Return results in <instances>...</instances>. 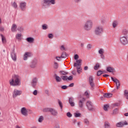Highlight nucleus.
Wrapping results in <instances>:
<instances>
[{
    "label": "nucleus",
    "instance_id": "1",
    "mask_svg": "<svg viewBox=\"0 0 128 128\" xmlns=\"http://www.w3.org/2000/svg\"><path fill=\"white\" fill-rule=\"evenodd\" d=\"M10 86H16L20 84V76L18 75H14L12 76L10 80H9Z\"/></svg>",
    "mask_w": 128,
    "mask_h": 128
},
{
    "label": "nucleus",
    "instance_id": "2",
    "mask_svg": "<svg viewBox=\"0 0 128 128\" xmlns=\"http://www.w3.org/2000/svg\"><path fill=\"white\" fill-rule=\"evenodd\" d=\"M40 4L42 8H48L51 4H56V0H42Z\"/></svg>",
    "mask_w": 128,
    "mask_h": 128
},
{
    "label": "nucleus",
    "instance_id": "3",
    "mask_svg": "<svg viewBox=\"0 0 128 128\" xmlns=\"http://www.w3.org/2000/svg\"><path fill=\"white\" fill-rule=\"evenodd\" d=\"M94 24L92 23V20H86L84 26V30H90L92 28V26Z\"/></svg>",
    "mask_w": 128,
    "mask_h": 128
},
{
    "label": "nucleus",
    "instance_id": "4",
    "mask_svg": "<svg viewBox=\"0 0 128 128\" xmlns=\"http://www.w3.org/2000/svg\"><path fill=\"white\" fill-rule=\"evenodd\" d=\"M74 66L76 68L77 72H78V74L82 72V60H77L76 62L74 63Z\"/></svg>",
    "mask_w": 128,
    "mask_h": 128
},
{
    "label": "nucleus",
    "instance_id": "5",
    "mask_svg": "<svg viewBox=\"0 0 128 128\" xmlns=\"http://www.w3.org/2000/svg\"><path fill=\"white\" fill-rule=\"evenodd\" d=\"M94 32L96 36H100L104 32V28L100 26H96Z\"/></svg>",
    "mask_w": 128,
    "mask_h": 128
},
{
    "label": "nucleus",
    "instance_id": "6",
    "mask_svg": "<svg viewBox=\"0 0 128 128\" xmlns=\"http://www.w3.org/2000/svg\"><path fill=\"white\" fill-rule=\"evenodd\" d=\"M120 42L122 46H126L128 44V36L121 35L120 37Z\"/></svg>",
    "mask_w": 128,
    "mask_h": 128
},
{
    "label": "nucleus",
    "instance_id": "7",
    "mask_svg": "<svg viewBox=\"0 0 128 128\" xmlns=\"http://www.w3.org/2000/svg\"><path fill=\"white\" fill-rule=\"evenodd\" d=\"M86 106L88 110L90 112H92L96 110V108L94 106V104H92V101H88L86 103Z\"/></svg>",
    "mask_w": 128,
    "mask_h": 128
},
{
    "label": "nucleus",
    "instance_id": "8",
    "mask_svg": "<svg viewBox=\"0 0 128 128\" xmlns=\"http://www.w3.org/2000/svg\"><path fill=\"white\" fill-rule=\"evenodd\" d=\"M111 80L115 82L116 84V90H118L120 88V80H118L116 78H114V77H111Z\"/></svg>",
    "mask_w": 128,
    "mask_h": 128
},
{
    "label": "nucleus",
    "instance_id": "9",
    "mask_svg": "<svg viewBox=\"0 0 128 128\" xmlns=\"http://www.w3.org/2000/svg\"><path fill=\"white\" fill-rule=\"evenodd\" d=\"M22 92L21 90L14 89L12 92V97L14 98H15L18 96H20Z\"/></svg>",
    "mask_w": 128,
    "mask_h": 128
},
{
    "label": "nucleus",
    "instance_id": "10",
    "mask_svg": "<svg viewBox=\"0 0 128 128\" xmlns=\"http://www.w3.org/2000/svg\"><path fill=\"white\" fill-rule=\"evenodd\" d=\"M124 126H128V122L126 120L122 121L120 122H118L116 124V126L117 128H124Z\"/></svg>",
    "mask_w": 128,
    "mask_h": 128
},
{
    "label": "nucleus",
    "instance_id": "11",
    "mask_svg": "<svg viewBox=\"0 0 128 128\" xmlns=\"http://www.w3.org/2000/svg\"><path fill=\"white\" fill-rule=\"evenodd\" d=\"M89 83L91 86L90 88L92 90H94V78L92 76H90L89 77Z\"/></svg>",
    "mask_w": 128,
    "mask_h": 128
},
{
    "label": "nucleus",
    "instance_id": "12",
    "mask_svg": "<svg viewBox=\"0 0 128 128\" xmlns=\"http://www.w3.org/2000/svg\"><path fill=\"white\" fill-rule=\"evenodd\" d=\"M20 8L21 10L24 12L26 10V2H20Z\"/></svg>",
    "mask_w": 128,
    "mask_h": 128
},
{
    "label": "nucleus",
    "instance_id": "13",
    "mask_svg": "<svg viewBox=\"0 0 128 128\" xmlns=\"http://www.w3.org/2000/svg\"><path fill=\"white\" fill-rule=\"evenodd\" d=\"M10 56L14 62H16V54L14 49L10 52Z\"/></svg>",
    "mask_w": 128,
    "mask_h": 128
},
{
    "label": "nucleus",
    "instance_id": "14",
    "mask_svg": "<svg viewBox=\"0 0 128 128\" xmlns=\"http://www.w3.org/2000/svg\"><path fill=\"white\" fill-rule=\"evenodd\" d=\"M32 56V54L30 52H26L24 55V60H28V58H30V56Z\"/></svg>",
    "mask_w": 128,
    "mask_h": 128
},
{
    "label": "nucleus",
    "instance_id": "15",
    "mask_svg": "<svg viewBox=\"0 0 128 128\" xmlns=\"http://www.w3.org/2000/svg\"><path fill=\"white\" fill-rule=\"evenodd\" d=\"M50 112L53 116H58V110H56L51 108V110L50 111Z\"/></svg>",
    "mask_w": 128,
    "mask_h": 128
},
{
    "label": "nucleus",
    "instance_id": "16",
    "mask_svg": "<svg viewBox=\"0 0 128 128\" xmlns=\"http://www.w3.org/2000/svg\"><path fill=\"white\" fill-rule=\"evenodd\" d=\"M38 84V78H34L31 82V86L32 88H36V84Z\"/></svg>",
    "mask_w": 128,
    "mask_h": 128
},
{
    "label": "nucleus",
    "instance_id": "17",
    "mask_svg": "<svg viewBox=\"0 0 128 128\" xmlns=\"http://www.w3.org/2000/svg\"><path fill=\"white\" fill-rule=\"evenodd\" d=\"M86 101V99L84 98H82V100H80L78 103V106L80 108H84V102Z\"/></svg>",
    "mask_w": 128,
    "mask_h": 128
},
{
    "label": "nucleus",
    "instance_id": "18",
    "mask_svg": "<svg viewBox=\"0 0 128 128\" xmlns=\"http://www.w3.org/2000/svg\"><path fill=\"white\" fill-rule=\"evenodd\" d=\"M36 64H38V60H34L30 64V68H34L36 66Z\"/></svg>",
    "mask_w": 128,
    "mask_h": 128
},
{
    "label": "nucleus",
    "instance_id": "19",
    "mask_svg": "<svg viewBox=\"0 0 128 128\" xmlns=\"http://www.w3.org/2000/svg\"><path fill=\"white\" fill-rule=\"evenodd\" d=\"M21 113L24 116H28V110H26V108L24 107L21 108Z\"/></svg>",
    "mask_w": 128,
    "mask_h": 128
},
{
    "label": "nucleus",
    "instance_id": "20",
    "mask_svg": "<svg viewBox=\"0 0 128 128\" xmlns=\"http://www.w3.org/2000/svg\"><path fill=\"white\" fill-rule=\"evenodd\" d=\"M68 102L71 106H74L75 104L74 102V98L72 97H70L69 98Z\"/></svg>",
    "mask_w": 128,
    "mask_h": 128
},
{
    "label": "nucleus",
    "instance_id": "21",
    "mask_svg": "<svg viewBox=\"0 0 128 128\" xmlns=\"http://www.w3.org/2000/svg\"><path fill=\"white\" fill-rule=\"evenodd\" d=\"M106 70L108 72H114L116 71V69L112 67L108 66L106 68Z\"/></svg>",
    "mask_w": 128,
    "mask_h": 128
},
{
    "label": "nucleus",
    "instance_id": "22",
    "mask_svg": "<svg viewBox=\"0 0 128 128\" xmlns=\"http://www.w3.org/2000/svg\"><path fill=\"white\" fill-rule=\"evenodd\" d=\"M26 40L30 44H32L34 42V38L32 37H28L26 38Z\"/></svg>",
    "mask_w": 128,
    "mask_h": 128
},
{
    "label": "nucleus",
    "instance_id": "23",
    "mask_svg": "<svg viewBox=\"0 0 128 128\" xmlns=\"http://www.w3.org/2000/svg\"><path fill=\"white\" fill-rule=\"evenodd\" d=\"M54 76L55 78V80L57 82H62V78L58 76L56 74H54Z\"/></svg>",
    "mask_w": 128,
    "mask_h": 128
},
{
    "label": "nucleus",
    "instance_id": "24",
    "mask_svg": "<svg viewBox=\"0 0 128 128\" xmlns=\"http://www.w3.org/2000/svg\"><path fill=\"white\" fill-rule=\"evenodd\" d=\"M16 28H18V26H16V24H13L11 28V30L12 32H16Z\"/></svg>",
    "mask_w": 128,
    "mask_h": 128
},
{
    "label": "nucleus",
    "instance_id": "25",
    "mask_svg": "<svg viewBox=\"0 0 128 128\" xmlns=\"http://www.w3.org/2000/svg\"><path fill=\"white\" fill-rule=\"evenodd\" d=\"M128 34V30L126 29H124L122 30V34L124 36H126V35Z\"/></svg>",
    "mask_w": 128,
    "mask_h": 128
},
{
    "label": "nucleus",
    "instance_id": "26",
    "mask_svg": "<svg viewBox=\"0 0 128 128\" xmlns=\"http://www.w3.org/2000/svg\"><path fill=\"white\" fill-rule=\"evenodd\" d=\"M112 94L110 93L104 94V98H112Z\"/></svg>",
    "mask_w": 128,
    "mask_h": 128
},
{
    "label": "nucleus",
    "instance_id": "27",
    "mask_svg": "<svg viewBox=\"0 0 128 128\" xmlns=\"http://www.w3.org/2000/svg\"><path fill=\"white\" fill-rule=\"evenodd\" d=\"M0 36H2V44H6V39L4 36H2V34H0Z\"/></svg>",
    "mask_w": 128,
    "mask_h": 128
},
{
    "label": "nucleus",
    "instance_id": "28",
    "mask_svg": "<svg viewBox=\"0 0 128 128\" xmlns=\"http://www.w3.org/2000/svg\"><path fill=\"white\" fill-rule=\"evenodd\" d=\"M124 97L128 100V90H124Z\"/></svg>",
    "mask_w": 128,
    "mask_h": 128
},
{
    "label": "nucleus",
    "instance_id": "29",
    "mask_svg": "<svg viewBox=\"0 0 128 128\" xmlns=\"http://www.w3.org/2000/svg\"><path fill=\"white\" fill-rule=\"evenodd\" d=\"M118 114V108H115L114 110L112 111V114L114 116L116 114Z\"/></svg>",
    "mask_w": 128,
    "mask_h": 128
},
{
    "label": "nucleus",
    "instance_id": "30",
    "mask_svg": "<svg viewBox=\"0 0 128 128\" xmlns=\"http://www.w3.org/2000/svg\"><path fill=\"white\" fill-rule=\"evenodd\" d=\"M66 56H68V55L66 54V52H63L62 54V55H61V58H66Z\"/></svg>",
    "mask_w": 128,
    "mask_h": 128
},
{
    "label": "nucleus",
    "instance_id": "31",
    "mask_svg": "<svg viewBox=\"0 0 128 128\" xmlns=\"http://www.w3.org/2000/svg\"><path fill=\"white\" fill-rule=\"evenodd\" d=\"M51 110H52V108H45L43 109V112H50Z\"/></svg>",
    "mask_w": 128,
    "mask_h": 128
},
{
    "label": "nucleus",
    "instance_id": "32",
    "mask_svg": "<svg viewBox=\"0 0 128 128\" xmlns=\"http://www.w3.org/2000/svg\"><path fill=\"white\" fill-rule=\"evenodd\" d=\"M100 64L97 63L95 66H94V70H98V68H100Z\"/></svg>",
    "mask_w": 128,
    "mask_h": 128
},
{
    "label": "nucleus",
    "instance_id": "33",
    "mask_svg": "<svg viewBox=\"0 0 128 128\" xmlns=\"http://www.w3.org/2000/svg\"><path fill=\"white\" fill-rule=\"evenodd\" d=\"M80 116H82L80 113L76 112L74 114V116L75 118H80Z\"/></svg>",
    "mask_w": 128,
    "mask_h": 128
},
{
    "label": "nucleus",
    "instance_id": "34",
    "mask_svg": "<svg viewBox=\"0 0 128 128\" xmlns=\"http://www.w3.org/2000/svg\"><path fill=\"white\" fill-rule=\"evenodd\" d=\"M54 68L55 70L58 68V64L56 62H54Z\"/></svg>",
    "mask_w": 128,
    "mask_h": 128
},
{
    "label": "nucleus",
    "instance_id": "35",
    "mask_svg": "<svg viewBox=\"0 0 128 128\" xmlns=\"http://www.w3.org/2000/svg\"><path fill=\"white\" fill-rule=\"evenodd\" d=\"M43 121H44V116H40L38 119V122H42Z\"/></svg>",
    "mask_w": 128,
    "mask_h": 128
},
{
    "label": "nucleus",
    "instance_id": "36",
    "mask_svg": "<svg viewBox=\"0 0 128 128\" xmlns=\"http://www.w3.org/2000/svg\"><path fill=\"white\" fill-rule=\"evenodd\" d=\"M48 26L47 24H44L42 25V30H48Z\"/></svg>",
    "mask_w": 128,
    "mask_h": 128
},
{
    "label": "nucleus",
    "instance_id": "37",
    "mask_svg": "<svg viewBox=\"0 0 128 128\" xmlns=\"http://www.w3.org/2000/svg\"><path fill=\"white\" fill-rule=\"evenodd\" d=\"M112 26H113V28H116V26H118V22L116 21H114L112 23Z\"/></svg>",
    "mask_w": 128,
    "mask_h": 128
},
{
    "label": "nucleus",
    "instance_id": "38",
    "mask_svg": "<svg viewBox=\"0 0 128 128\" xmlns=\"http://www.w3.org/2000/svg\"><path fill=\"white\" fill-rule=\"evenodd\" d=\"M22 38V34H18L16 35V38L17 40H20V38Z\"/></svg>",
    "mask_w": 128,
    "mask_h": 128
},
{
    "label": "nucleus",
    "instance_id": "39",
    "mask_svg": "<svg viewBox=\"0 0 128 128\" xmlns=\"http://www.w3.org/2000/svg\"><path fill=\"white\" fill-rule=\"evenodd\" d=\"M109 106H108V104L104 105V110H105V112H108V108Z\"/></svg>",
    "mask_w": 128,
    "mask_h": 128
},
{
    "label": "nucleus",
    "instance_id": "40",
    "mask_svg": "<svg viewBox=\"0 0 128 128\" xmlns=\"http://www.w3.org/2000/svg\"><path fill=\"white\" fill-rule=\"evenodd\" d=\"M106 16H104V17L102 18H101L102 24H104V22H106Z\"/></svg>",
    "mask_w": 128,
    "mask_h": 128
},
{
    "label": "nucleus",
    "instance_id": "41",
    "mask_svg": "<svg viewBox=\"0 0 128 128\" xmlns=\"http://www.w3.org/2000/svg\"><path fill=\"white\" fill-rule=\"evenodd\" d=\"M12 6H13V8H18V4H16V2H14L12 4Z\"/></svg>",
    "mask_w": 128,
    "mask_h": 128
},
{
    "label": "nucleus",
    "instance_id": "42",
    "mask_svg": "<svg viewBox=\"0 0 128 128\" xmlns=\"http://www.w3.org/2000/svg\"><path fill=\"white\" fill-rule=\"evenodd\" d=\"M98 53H99L100 54H104V49H102V48L100 49V50H98Z\"/></svg>",
    "mask_w": 128,
    "mask_h": 128
},
{
    "label": "nucleus",
    "instance_id": "43",
    "mask_svg": "<svg viewBox=\"0 0 128 128\" xmlns=\"http://www.w3.org/2000/svg\"><path fill=\"white\" fill-rule=\"evenodd\" d=\"M58 104L60 108L61 109H62V101L60 100H58Z\"/></svg>",
    "mask_w": 128,
    "mask_h": 128
},
{
    "label": "nucleus",
    "instance_id": "44",
    "mask_svg": "<svg viewBox=\"0 0 128 128\" xmlns=\"http://www.w3.org/2000/svg\"><path fill=\"white\" fill-rule=\"evenodd\" d=\"M61 78H62V80H68V76H61Z\"/></svg>",
    "mask_w": 128,
    "mask_h": 128
},
{
    "label": "nucleus",
    "instance_id": "45",
    "mask_svg": "<svg viewBox=\"0 0 128 128\" xmlns=\"http://www.w3.org/2000/svg\"><path fill=\"white\" fill-rule=\"evenodd\" d=\"M84 122L86 124L87 126H88L90 124V121H88V119H84Z\"/></svg>",
    "mask_w": 128,
    "mask_h": 128
},
{
    "label": "nucleus",
    "instance_id": "46",
    "mask_svg": "<svg viewBox=\"0 0 128 128\" xmlns=\"http://www.w3.org/2000/svg\"><path fill=\"white\" fill-rule=\"evenodd\" d=\"M104 126H105V128H110V123H106Z\"/></svg>",
    "mask_w": 128,
    "mask_h": 128
},
{
    "label": "nucleus",
    "instance_id": "47",
    "mask_svg": "<svg viewBox=\"0 0 128 128\" xmlns=\"http://www.w3.org/2000/svg\"><path fill=\"white\" fill-rule=\"evenodd\" d=\"M60 74H62L64 76H66V74H68V72L64 71L61 70L60 71Z\"/></svg>",
    "mask_w": 128,
    "mask_h": 128
},
{
    "label": "nucleus",
    "instance_id": "48",
    "mask_svg": "<svg viewBox=\"0 0 128 128\" xmlns=\"http://www.w3.org/2000/svg\"><path fill=\"white\" fill-rule=\"evenodd\" d=\"M102 70H100L98 71L97 72V76H102Z\"/></svg>",
    "mask_w": 128,
    "mask_h": 128
},
{
    "label": "nucleus",
    "instance_id": "49",
    "mask_svg": "<svg viewBox=\"0 0 128 128\" xmlns=\"http://www.w3.org/2000/svg\"><path fill=\"white\" fill-rule=\"evenodd\" d=\"M18 30H19V32H22L24 30L22 27H19L18 28Z\"/></svg>",
    "mask_w": 128,
    "mask_h": 128
},
{
    "label": "nucleus",
    "instance_id": "50",
    "mask_svg": "<svg viewBox=\"0 0 128 128\" xmlns=\"http://www.w3.org/2000/svg\"><path fill=\"white\" fill-rule=\"evenodd\" d=\"M66 116L68 118H72V114L70 112H67Z\"/></svg>",
    "mask_w": 128,
    "mask_h": 128
},
{
    "label": "nucleus",
    "instance_id": "51",
    "mask_svg": "<svg viewBox=\"0 0 128 128\" xmlns=\"http://www.w3.org/2000/svg\"><path fill=\"white\" fill-rule=\"evenodd\" d=\"M78 58H79V56H78V54H76L74 55V60H76H76H78Z\"/></svg>",
    "mask_w": 128,
    "mask_h": 128
},
{
    "label": "nucleus",
    "instance_id": "52",
    "mask_svg": "<svg viewBox=\"0 0 128 128\" xmlns=\"http://www.w3.org/2000/svg\"><path fill=\"white\" fill-rule=\"evenodd\" d=\"M92 46L90 44H88L87 46L88 50H92Z\"/></svg>",
    "mask_w": 128,
    "mask_h": 128
},
{
    "label": "nucleus",
    "instance_id": "53",
    "mask_svg": "<svg viewBox=\"0 0 128 128\" xmlns=\"http://www.w3.org/2000/svg\"><path fill=\"white\" fill-rule=\"evenodd\" d=\"M60 50H66V48H64V46L62 45L60 48Z\"/></svg>",
    "mask_w": 128,
    "mask_h": 128
},
{
    "label": "nucleus",
    "instance_id": "54",
    "mask_svg": "<svg viewBox=\"0 0 128 128\" xmlns=\"http://www.w3.org/2000/svg\"><path fill=\"white\" fill-rule=\"evenodd\" d=\"M48 38H54V35L52 34H48Z\"/></svg>",
    "mask_w": 128,
    "mask_h": 128
},
{
    "label": "nucleus",
    "instance_id": "55",
    "mask_svg": "<svg viewBox=\"0 0 128 128\" xmlns=\"http://www.w3.org/2000/svg\"><path fill=\"white\" fill-rule=\"evenodd\" d=\"M61 88H62V90H66V88H68V86L66 85L63 86L61 87Z\"/></svg>",
    "mask_w": 128,
    "mask_h": 128
},
{
    "label": "nucleus",
    "instance_id": "56",
    "mask_svg": "<svg viewBox=\"0 0 128 128\" xmlns=\"http://www.w3.org/2000/svg\"><path fill=\"white\" fill-rule=\"evenodd\" d=\"M33 94L34 96H38V90H34L33 92Z\"/></svg>",
    "mask_w": 128,
    "mask_h": 128
},
{
    "label": "nucleus",
    "instance_id": "57",
    "mask_svg": "<svg viewBox=\"0 0 128 128\" xmlns=\"http://www.w3.org/2000/svg\"><path fill=\"white\" fill-rule=\"evenodd\" d=\"M60 58H62V56H56V60H58V62H60Z\"/></svg>",
    "mask_w": 128,
    "mask_h": 128
},
{
    "label": "nucleus",
    "instance_id": "58",
    "mask_svg": "<svg viewBox=\"0 0 128 128\" xmlns=\"http://www.w3.org/2000/svg\"><path fill=\"white\" fill-rule=\"evenodd\" d=\"M45 94H48V96L49 94H50V91L48 90H46L44 91Z\"/></svg>",
    "mask_w": 128,
    "mask_h": 128
},
{
    "label": "nucleus",
    "instance_id": "59",
    "mask_svg": "<svg viewBox=\"0 0 128 128\" xmlns=\"http://www.w3.org/2000/svg\"><path fill=\"white\" fill-rule=\"evenodd\" d=\"M72 76H70L68 78V80H72Z\"/></svg>",
    "mask_w": 128,
    "mask_h": 128
},
{
    "label": "nucleus",
    "instance_id": "60",
    "mask_svg": "<svg viewBox=\"0 0 128 128\" xmlns=\"http://www.w3.org/2000/svg\"><path fill=\"white\" fill-rule=\"evenodd\" d=\"M72 73L74 74V76H76V72L75 70H72Z\"/></svg>",
    "mask_w": 128,
    "mask_h": 128
},
{
    "label": "nucleus",
    "instance_id": "61",
    "mask_svg": "<svg viewBox=\"0 0 128 128\" xmlns=\"http://www.w3.org/2000/svg\"><path fill=\"white\" fill-rule=\"evenodd\" d=\"M4 28L2 26H0V32H4Z\"/></svg>",
    "mask_w": 128,
    "mask_h": 128
},
{
    "label": "nucleus",
    "instance_id": "62",
    "mask_svg": "<svg viewBox=\"0 0 128 128\" xmlns=\"http://www.w3.org/2000/svg\"><path fill=\"white\" fill-rule=\"evenodd\" d=\"M84 96H88L89 94H88V91H86L84 92Z\"/></svg>",
    "mask_w": 128,
    "mask_h": 128
},
{
    "label": "nucleus",
    "instance_id": "63",
    "mask_svg": "<svg viewBox=\"0 0 128 128\" xmlns=\"http://www.w3.org/2000/svg\"><path fill=\"white\" fill-rule=\"evenodd\" d=\"M100 58H102V60H104V54H100Z\"/></svg>",
    "mask_w": 128,
    "mask_h": 128
},
{
    "label": "nucleus",
    "instance_id": "64",
    "mask_svg": "<svg viewBox=\"0 0 128 128\" xmlns=\"http://www.w3.org/2000/svg\"><path fill=\"white\" fill-rule=\"evenodd\" d=\"M88 70V66H86L84 67V70Z\"/></svg>",
    "mask_w": 128,
    "mask_h": 128
}]
</instances>
